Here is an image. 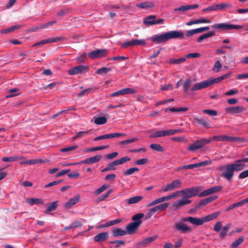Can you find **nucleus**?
Listing matches in <instances>:
<instances>
[{
    "label": "nucleus",
    "instance_id": "obj_11",
    "mask_svg": "<svg viewBox=\"0 0 248 248\" xmlns=\"http://www.w3.org/2000/svg\"><path fill=\"white\" fill-rule=\"evenodd\" d=\"M108 54V50L106 49H96L89 53L88 56L92 59H96L105 57Z\"/></svg>",
    "mask_w": 248,
    "mask_h": 248
},
{
    "label": "nucleus",
    "instance_id": "obj_13",
    "mask_svg": "<svg viewBox=\"0 0 248 248\" xmlns=\"http://www.w3.org/2000/svg\"><path fill=\"white\" fill-rule=\"evenodd\" d=\"M137 93V91L135 89H133L130 88H126L113 93L112 94H111L110 96L115 97L121 95L134 94Z\"/></svg>",
    "mask_w": 248,
    "mask_h": 248
},
{
    "label": "nucleus",
    "instance_id": "obj_20",
    "mask_svg": "<svg viewBox=\"0 0 248 248\" xmlns=\"http://www.w3.org/2000/svg\"><path fill=\"white\" fill-rule=\"evenodd\" d=\"M102 158V155H96L94 156L86 158L81 161L79 164H93L97 163L100 161Z\"/></svg>",
    "mask_w": 248,
    "mask_h": 248
},
{
    "label": "nucleus",
    "instance_id": "obj_37",
    "mask_svg": "<svg viewBox=\"0 0 248 248\" xmlns=\"http://www.w3.org/2000/svg\"><path fill=\"white\" fill-rule=\"evenodd\" d=\"M115 166H117V165H116L115 161H113L111 162V163H110L109 164H108V167L103 169L101 170V172H106V171H109V170H116V168L115 167Z\"/></svg>",
    "mask_w": 248,
    "mask_h": 248
},
{
    "label": "nucleus",
    "instance_id": "obj_30",
    "mask_svg": "<svg viewBox=\"0 0 248 248\" xmlns=\"http://www.w3.org/2000/svg\"><path fill=\"white\" fill-rule=\"evenodd\" d=\"M64 39V37L63 36L58 37H54L51 38H48L46 39H44L42 40V43L43 45L51 43L54 42H57L60 41H63Z\"/></svg>",
    "mask_w": 248,
    "mask_h": 248
},
{
    "label": "nucleus",
    "instance_id": "obj_31",
    "mask_svg": "<svg viewBox=\"0 0 248 248\" xmlns=\"http://www.w3.org/2000/svg\"><path fill=\"white\" fill-rule=\"evenodd\" d=\"M231 226V224L228 223L224 226L221 230L219 233V237L221 239H223L227 234V232Z\"/></svg>",
    "mask_w": 248,
    "mask_h": 248
},
{
    "label": "nucleus",
    "instance_id": "obj_26",
    "mask_svg": "<svg viewBox=\"0 0 248 248\" xmlns=\"http://www.w3.org/2000/svg\"><path fill=\"white\" fill-rule=\"evenodd\" d=\"M136 7L141 9H149L154 7V3L152 1H144L136 5Z\"/></svg>",
    "mask_w": 248,
    "mask_h": 248
},
{
    "label": "nucleus",
    "instance_id": "obj_61",
    "mask_svg": "<svg viewBox=\"0 0 248 248\" xmlns=\"http://www.w3.org/2000/svg\"><path fill=\"white\" fill-rule=\"evenodd\" d=\"M222 227V222L221 221H218L215 224L214 228V230L216 232H218L221 230Z\"/></svg>",
    "mask_w": 248,
    "mask_h": 248
},
{
    "label": "nucleus",
    "instance_id": "obj_64",
    "mask_svg": "<svg viewBox=\"0 0 248 248\" xmlns=\"http://www.w3.org/2000/svg\"><path fill=\"white\" fill-rule=\"evenodd\" d=\"M148 162L147 158H142L137 160L135 162V164L137 165H141L146 164Z\"/></svg>",
    "mask_w": 248,
    "mask_h": 248
},
{
    "label": "nucleus",
    "instance_id": "obj_50",
    "mask_svg": "<svg viewBox=\"0 0 248 248\" xmlns=\"http://www.w3.org/2000/svg\"><path fill=\"white\" fill-rule=\"evenodd\" d=\"M188 109V108L187 107L185 108H169V111L171 112H176L180 111H186Z\"/></svg>",
    "mask_w": 248,
    "mask_h": 248
},
{
    "label": "nucleus",
    "instance_id": "obj_43",
    "mask_svg": "<svg viewBox=\"0 0 248 248\" xmlns=\"http://www.w3.org/2000/svg\"><path fill=\"white\" fill-rule=\"evenodd\" d=\"M150 147L155 151L163 152L164 151V148L159 144H151Z\"/></svg>",
    "mask_w": 248,
    "mask_h": 248
},
{
    "label": "nucleus",
    "instance_id": "obj_6",
    "mask_svg": "<svg viewBox=\"0 0 248 248\" xmlns=\"http://www.w3.org/2000/svg\"><path fill=\"white\" fill-rule=\"evenodd\" d=\"M214 29H220L221 30H238L242 28V26L239 25H234L226 23L216 24L212 26Z\"/></svg>",
    "mask_w": 248,
    "mask_h": 248
},
{
    "label": "nucleus",
    "instance_id": "obj_18",
    "mask_svg": "<svg viewBox=\"0 0 248 248\" xmlns=\"http://www.w3.org/2000/svg\"><path fill=\"white\" fill-rule=\"evenodd\" d=\"M245 110V108L243 107H231L225 108V112L231 114L240 113Z\"/></svg>",
    "mask_w": 248,
    "mask_h": 248
},
{
    "label": "nucleus",
    "instance_id": "obj_42",
    "mask_svg": "<svg viewBox=\"0 0 248 248\" xmlns=\"http://www.w3.org/2000/svg\"><path fill=\"white\" fill-rule=\"evenodd\" d=\"M144 217L143 213H138L135 214L132 217V220L134 221V222H140V224L142 223L141 219Z\"/></svg>",
    "mask_w": 248,
    "mask_h": 248
},
{
    "label": "nucleus",
    "instance_id": "obj_56",
    "mask_svg": "<svg viewBox=\"0 0 248 248\" xmlns=\"http://www.w3.org/2000/svg\"><path fill=\"white\" fill-rule=\"evenodd\" d=\"M125 241L123 240H114L109 242L110 244H115V248H118L120 245H123Z\"/></svg>",
    "mask_w": 248,
    "mask_h": 248
},
{
    "label": "nucleus",
    "instance_id": "obj_55",
    "mask_svg": "<svg viewBox=\"0 0 248 248\" xmlns=\"http://www.w3.org/2000/svg\"><path fill=\"white\" fill-rule=\"evenodd\" d=\"M138 140V138H133L131 139H128V140H125L121 141L119 144L120 145L128 144H130L131 143L135 142V141H137Z\"/></svg>",
    "mask_w": 248,
    "mask_h": 248
},
{
    "label": "nucleus",
    "instance_id": "obj_34",
    "mask_svg": "<svg viewBox=\"0 0 248 248\" xmlns=\"http://www.w3.org/2000/svg\"><path fill=\"white\" fill-rule=\"evenodd\" d=\"M27 202L32 205L35 204H44V201L42 199L31 198L27 200Z\"/></svg>",
    "mask_w": 248,
    "mask_h": 248
},
{
    "label": "nucleus",
    "instance_id": "obj_25",
    "mask_svg": "<svg viewBox=\"0 0 248 248\" xmlns=\"http://www.w3.org/2000/svg\"><path fill=\"white\" fill-rule=\"evenodd\" d=\"M109 116L108 114L106 115V117L101 116L98 117H94V123L97 125H102L106 124L107 122L108 119L109 118Z\"/></svg>",
    "mask_w": 248,
    "mask_h": 248
},
{
    "label": "nucleus",
    "instance_id": "obj_19",
    "mask_svg": "<svg viewBox=\"0 0 248 248\" xmlns=\"http://www.w3.org/2000/svg\"><path fill=\"white\" fill-rule=\"evenodd\" d=\"M108 236L109 234L108 232H102L95 235L93 237V240L95 242L100 243L107 240Z\"/></svg>",
    "mask_w": 248,
    "mask_h": 248
},
{
    "label": "nucleus",
    "instance_id": "obj_62",
    "mask_svg": "<svg viewBox=\"0 0 248 248\" xmlns=\"http://www.w3.org/2000/svg\"><path fill=\"white\" fill-rule=\"evenodd\" d=\"M188 10L187 8V5H182L180 6L179 7L176 8L174 9V11L177 12V11H180L182 12H185L186 11Z\"/></svg>",
    "mask_w": 248,
    "mask_h": 248
},
{
    "label": "nucleus",
    "instance_id": "obj_22",
    "mask_svg": "<svg viewBox=\"0 0 248 248\" xmlns=\"http://www.w3.org/2000/svg\"><path fill=\"white\" fill-rule=\"evenodd\" d=\"M220 212H217L202 217L203 224L216 218L219 215H220Z\"/></svg>",
    "mask_w": 248,
    "mask_h": 248
},
{
    "label": "nucleus",
    "instance_id": "obj_46",
    "mask_svg": "<svg viewBox=\"0 0 248 248\" xmlns=\"http://www.w3.org/2000/svg\"><path fill=\"white\" fill-rule=\"evenodd\" d=\"M133 46H142L145 45L146 41L143 39H133Z\"/></svg>",
    "mask_w": 248,
    "mask_h": 248
},
{
    "label": "nucleus",
    "instance_id": "obj_7",
    "mask_svg": "<svg viewBox=\"0 0 248 248\" xmlns=\"http://www.w3.org/2000/svg\"><path fill=\"white\" fill-rule=\"evenodd\" d=\"M216 141H227L231 142H235L240 140V138L237 137H232L227 135H217L214 136L210 139Z\"/></svg>",
    "mask_w": 248,
    "mask_h": 248
},
{
    "label": "nucleus",
    "instance_id": "obj_40",
    "mask_svg": "<svg viewBox=\"0 0 248 248\" xmlns=\"http://www.w3.org/2000/svg\"><path fill=\"white\" fill-rule=\"evenodd\" d=\"M23 157L21 156H10V157H4L2 158V160L4 162H12L16 160L22 159Z\"/></svg>",
    "mask_w": 248,
    "mask_h": 248
},
{
    "label": "nucleus",
    "instance_id": "obj_8",
    "mask_svg": "<svg viewBox=\"0 0 248 248\" xmlns=\"http://www.w3.org/2000/svg\"><path fill=\"white\" fill-rule=\"evenodd\" d=\"M181 182L179 179L173 180L171 183L167 184L162 187V191L163 192H168L178 189L181 187Z\"/></svg>",
    "mask_w": 248,
    "mask_h": 248
},
{
    "label": "nucleus",
    "instance_id": "obj_28",
    "mask_svg": "<svg viewBox=\"0 0 248 248\" xmlns=\"http://www.w3.org/2000/svg\"><path fill=\"white\" fill-rule=\"evenodd\" d=\"M217 196H213L210 197H208L205 199H203L200 201V202L199 203V206H204L212 201H214L216 199H217Z\"/></svg>",
    "mask_w": 248,
    "mask_h": 248
},
{
    "label": "nucleus",
    "instance_id": "obj_54",
    "mask_svg": "<svg viewBox=\"0 0 248 248\" xmlns=\"http://www.w3.org/2000/svg\"><path fill=\"white\" fill-rule=\"evenodd\" d=\"M182 131L181 129H170L166 130V136L173 135L177 133L180 132Z\"/></svg>",
    "mask_w": 248,
    "mask_h": 248
},
{
    "label": "nucleus",
    "instance_id": "obj_21",
    "mask_svg": "<svg viewBox=\"0 0 248 248\" xmlns=\"http://www.w3.org/2000/svg\"><path fill=\"white\" fill-rule=\"evenodd\" d=\"M193 120L194 122L197 123L198 124H200L205 127L209 128L210 127L209 120L204 117L201 118L194 117Z\"/></svg>",
    "mask_w": 248,
    "mask_h": 248
},
{
    "label": "nucleus",
    "instance_id": "obj_24",
    "mask_svg": "<svg viewBox=\"0 0 248 248\" xmlns=\"http://www.w3.org/2000/svg\"><path fill=\"white\" fill-rule=\"evenodd\" d=\"M142 199H143V197L142 196H137L133 197L129 199L125 200V202L127 205L136 204L137 203H138Z\"/></svg>",
    "mask_w": 248,
    "mask_h": 248
},
{
    "label": "nucleus",
    "instance_id": "obj_44",
    "mask_svg": "<svg viewBox=\"0 0 248 248\" xmlns=\"http://www.w3.org/2000/svg\"><path fill=\"white\" fill-rule=\"evenodd\" d=\"M186 61L185 58H181L178 59L171 58L169 61L170 64H180Z\"/></svg>",
    "mask_w": 248,
    "mask_h": 248
},
{
    "label": "nucleus",
    "instance_id": "obj_53",
    "mask_svg": "<svg viewBox=\"0 0 248 248\" xmlns=\"http://www.w3.org/2000/svg\"><path fill=\"white\" fill-rule=\"evenodd\" d=\"M242 206L241 203L240 202L234 203L231 205H230L226 210L225 211L228 212L230 210H232L233 209Z\"/></svg>",
    "mask_w": 248,
    "mask_h": 248
},
{
    "label": "nucleus",
    "instance_id": "obj_33",
    "mask_svg": "<svg viewBox=\"0 0 248 248\" xmlns=\"http://www.w3.org/2000/svg\"><path fill=\"white\" fill-rule=\"evenodd\" d=\"M244 237L240 236L235 241H233L231 244V248H238V247L244 242Z\"/></svg>",
    "mask_w": 248,
    "mask_h": 248
},
{
    "label": "nucleus",
    "instance_id": "obj_59",
    "mask_svg": "<svg viewBox=\"0 0 248 248\" xmlns=\"http://www.w3.org/2000/svg\"><path fill=\"white\" fill-rule=\"evenodd\" d=\"M169 205V204L167 202L163 203L160 204L158 205H157V207L158 208V210L159 212L165 210Z\"/></svg>",
    "mask_w": 248,
    "mask_h": 248
},
{
    "label": "nucleus",
    "instance_id": "obj_23",
    "mask_svg": "<svg viewBox=\"0 0 248 248\" xmlns=\"http://www.w3.org/2000/svg\"><path fill=\"white\" fill-rule=\"evenodd\" d=\"M80 197L78 195H76L74 197L70 199L68 202L64 204V207L70 208L74 205L76 204L79 200Z\"/></svg>",
    "mask_w": 248,
    "mask_h": 248
},
{
    "label": "nucleus",
    "instance_id": "obj_51",
    "mask_svg": "<svg viewBox=\"0 0 248 248\" xmlns=\"http://www.w3.org/2000/svg\"><path fill=\"white\" fill-rule=\"evenodd\" d=\"M78 147V145H73L69 147L63 148L60 149V151L62 152H68L71 151H73L76 149H77Z\"/></svg>",
    "mask_w": 248,
    "mask_h": 248
},
{
    "label": "nucleus",
    "instance_id": "obj_60",
    "mask_svg": "<svg viewBox=\"0 0 248 248\" xmlns=\"http://www.w3.org/2000/svg\"><path fill=\"white\" fill-rule=\"evenodd\" d=\"M202 112L205 114H207L210 116H216L217 115V111L215 110L211 109H203Z\"/></svg>",
    "mask_w": 248,
    "mask_h": 248
},
{
    "label": "nucleus",
    "instance_id": "obj_16",
    "mask_svg": "<svg viewBox=\"0 0 248 248\" xmlns=\"http://www.w3.org/2000/svg\"><path fill=\"white\" fill-rule=\"evenodd\" d=\"M140 225V221L131 222L126 227L125 231L128 234H132L136 232Z\"/></svg>",
    "mask_w": 248,
    "mask_h": 248
},
{
    "label": "nucleus",
    "instance_id": "obj_58",
    "mask_svg": "<svg viewBox=\"0 0 248 248\" xmlns=\"http://www.w3.org/2000/svg\"><path fill=\"white\" fill-rule=\"evenodd\" d=\"M89 132V131H79L78 132L74 137L73 139L74 140L78 139L79 137H84L87 135Z\"/></svg>",
    "mask_w": 248,
    "mask_h": 248
},
{
    "label": "nucleus",
    "instance_id": "obj_12",
    "mask_svg": "<svg viewBox=\"0 0 248 248\" xmlns=\"http://www.w3.org/2000/svg\"><path fill=\"white\" fill-rule=\"evenodd\" d=\"M89 67L86 65H79L74 67L72 69L68 70V74L70 75H77L84 73L88 71Z\"/></svg>",
    "mask_w": 248,
    "mask_h": 248
},
{
    "label": "nucleus",
    "instance_id": "obj_2",
    "mask_svg": "<svg viewBox=\"0 0 248 248\" xmlns=\"http://www.w3.org/2000/svg\"><path fill=\"white\" fill-rule=\"evenodd\" d=\"M184 34L182 31H172L162 34H156L153 36L151 40L154 43L159 44L166 42L170 39L183 38Z\"/></svg>",
    "mask_w": 248,
    "mask_h": 248
},
{
    "label": "nucleus",
    "instance_id": "obj_49",
    "mask_svg": "<svg viewBox=\"0 0 248 248\" xmlns=\"http://www.w3.org/2000/svg\"><path fill=\"white\" fill-rule=\"evenodd\" d=\"M139 169L138 168H131L127 169L124 172V176H128L132 174L135 171H138Z\"/></svg>",
    "mask_w": 248,
    "mask_h": 248
},
{
    "label": "nucleus",
    "instance_id": "obj_4",
    "mask_svg": "<svg viewBox=\"0 0 248 248\" xmlns=\"http://www.w3.org/2000/svg\"><path fill=\"white\" fill-rule=\"evenodd\" d=\"M211 142L210 139H202L197 140L193 143H191L188 146L187 150L191 151H195L196 150L201 149L204 145L209 143Z\"/></svg>",
    "mask_w": 248,
    "mask_h": 248
},
{
    "label": "nucleus",
    "instance_id": "obj_3",
    "mask_svg": "<svg viewBox=\"0 0 248 248\" xmlns=\"http://www.w3.org/2000/svg\"><path fill=\"white\" fill-rule=\"evenodd\" d=\"M232 72H230L217 78H209L207 80H203L194 85L190 89V91L193 92L206 88L214 84L219 83L222 80L229 78L232 75Z\"/></svg>",
    "mask_w": 248,
    "mask_h": 248
},
{
    "label": "nucleus",
    "instance_id": "obj_10",
    "mask_svg": "<svg viewBox=\"0 0 248 248\" xmlns=\"http://www.w3.org/2000/svg\"><path fill=\"white\" fill-rule=\"evenodd\" d=\"M191 201L189 200H185L182 198V199L176 201L172 203L170 209L173 211H177L180 210L182 206L187 205L191 203Z\"/></svg>",
    "mask_w": 248,
    "mask_h": 248
},
{
    "label": "nucleus",
    "instance_id": "obj_32",
    "mask_svg": "<svg viewBox=\"0 0 248 248\" xmlns=\"http://www.w3.org/2000/svg\"><path fill=\"white\" fill-rule=\"evenodd\" d=\"M112 233L114 236H124L126 234V232L125 230L117 228H115L112 231Z\"/></svg>",
    "mask_w": 248,
    "mask_h": 248
},
{
    "label": "nucleus",
    "instance_id": "obj_29",
    "mask_svg": "<svg viewBox=\"0 0 248 248\" xmlns=\"http://www.w3.org/2000/svg\"><path fill=\"white\" fill-rule=\"evenodd\" d=\"M156 18L155 16L150 15L143 19V23L146 26L155 25V19Z\"/></svg>",
    "mask_w": 248,
    "mask_h": 248
},
{
    "label": "nucleus",
    "instance_id": "obj_41",
    "mask_svg": "<svg viewBox=\"0 0 248 248\" xmlns=\"http://www.w3.org/2000/svg\"><path fill=\"white\" fill-rule=\"evenodd\" d=\"M19 91L18 88H15L10 89L7 92V95L5 96L6 98H10L16 95L17 94H14Z\"/></svg>",
    "mask_w": 248,
    "mask_h": 248
},
{
    "label": "nucleus",
    "instance_id": "obj_27",
    "mask_svg": "<svg viewBox=\"0 0 248 248\" xmlns=\"http://www.w3.org/2000/svg\"><path fill=\"white\" fill-rule=\"evenodd\" d=\"M58 205V201H57L49 203L44 213L46 214H49V212L54 211L57 208Z\"/></svg>",
    "mask_w": 248,
    "mask_h": 248
},
{
    "label": "nucleus",
    "instance_id": "obj_17",
    "mask_svg": "<svg viewBox=\"0 0 248 248\" xmlns=\"http://www.w3.org/2000/svg\"><path fill=\"white\" fill-rule=\"evenodd\" d=\"M157 238L156 235L146 238L137 243V246L140 248H144L151 244Z\"/></svg>",
    "mask_w": 248,
    "mask_h": 248
},
{
    "label": "nucleus",
    "instance_id": "obj_48",
    "mask_svg": "<svg viewBox=\"0 0 248 248\" xmlns=\"http://www.w3.org/2000/svg\"><path fill=\"white\" fill-rule=\"evenodd\" d=\"M112 136H113L112 135L111 133H110V134L97 137L93 139V140L97 141V140H101L111 139V138H112Z\"/></svg>",
    "mask_w": 248,
    "mask_h": 248
},
{
    "label": "nucleus",
    "instance_id": "obj_5",
    "mask_svg": "<svg viewBox=\"0 0 248 248\" xmlns=\"http://www.w3.org/2000/svg\"><path fill=\"white\" fill-rule=\"evenodd\" d=\"M200 188L198 186L184 189L182 190V197L185 200H188V199L196 196Z\"/></svg>",
    "mask_w": 248,
    "mask_h": 248
},
{
    "label": "nucleus",
    "instance_id": "obj_57",
    "mask_svg": "<svg viewBox=\"0 0 248 248\" xmlns=\"http://www.w3.org/2000/svg\"><path fill=\"white\" fill-rule=\"evenodd\" d=\"M222 67V65L219 61H217L215 64L213 70L215 72H218Z\"/></svg>",
    "mask_w": 248,
    "mask_h": 248
},
{
    "label": "nucleus",
    "instance_id": "obj_35",
    "mask_svg": "<svg viewBox=\"0 0 248 248\" xmlns=\"http://www.w3.org/2000/svg\"><path fill=\"white\" fill-rule=\"evenodd\" d=\"M166 136V130L157 131L150 135V138H157Z\"/></svg>",
    "mask_w": 248,
    "mask_h": 248
},
{
    "label": "nucleus",
    "instance_id": "obj_45",
    "mask_svg": "<svg viewBox=\"0 0 248 248\" xmlns=\"http://www.w3.org/2000/svg\"><path fill=\"white\" fill-rule=\"evenodd\" d=\"M215 5L217 11L223 10L226 8L230 7L231 6V5L229 3H220Z\"/></svg>",
    "mask_w": 248,
    "mask_h": 248
},
{
    "label": "nucleus",
    "instance_id": "obj_15",
    "mask_svg": "<svg viewBox=\"0 0 248 248\" xmlns=\"http://www.w3.org/2000/svg\"><path fill=\"white\" fill-rule=\"evenodd\" d=\"M183 221L189 222L191 224L196 225L200 226L203 224L202 218H198L196 217H188L182 218Z\"/></svg>",
    "mask_w": 248,
    "mask_h": 248
},
{
    "label": "nucleus",
    "instance_id": "obj_36",
    "mask_svg": "<svg viewBox=\"0 0 248 248\" xmlns=\"http://www.w3.org/2000/svg\"><path fill=\"white\" fill-rule=\"evenodd\" d=\"M111 70V68L110 67H102L101 68L98 69L96 71V73L99 75H101L104 76L107 74L108 73L110 72Z\"/></svg>",
    "mask_w": 248,
    "mask_h": 248
},
{
    "label": "nucleus",
    "instance_id": "obj_1",
    "mask_svg": "<svg viewBox=\"0 0 248 248\" xmlns=\"http://www.w3.org/2000/svg\"><path fill=\"white\" fill-rule=\"evenodd\" d=\"M245 167L246 165L242 163L240 159L236 160L233 163L226 164L222 168V176L228 181H231L234 175V172L242 170Z\"/></svg>",
    "mask_w": 248,
    "mask_h": 248
},
{
    "label": "nucleus",
    "instance_id": "obj_63",
    "mask_svg": "<svg viewBox=\"0 0 248 248\" xmlns=\"http://www.w3.org/2000/svg\"><path fill=\"white\" fill-rule=\"evenodd\" d=\"M112 189H109L106 193L100 196L98 199L99 201H103L107 198L112 192Z\"/></svg>",
    "mask_w": 248,
    "mask_h": 248
},
{
    "label": "nucleus",
    "instance_id": "obj_39",
    "mask_svg": "<svg viewBox=\"0 0 248 248\" xmlns=\"http://www.w3.org/2000/svg\"><path fill=\"white\" fill-rule=\"evenodd\" d=\"M109 147L108 145H104V146H98V147H93L92 148H88L86 149L85 151L86 152H92L96 151L101 150L104 149L108 148Z\"/></svg>",
    "mask_w": 248,
    "mask_h": 248
},
{
    "label": "nucleus",
    "instance_id": "obj_52",
    "mask_svg": "<svg viewBox=\"0 0 248 248\" xmlns=\"http://www.w3.org/2000/svg\"><path fill=\"white\" fill-rule=\"evenodd\" d=\"M93 91V89L91 88L86 89L82 91L80 93H79L78 95V97H82L84 95H88L89 93H91Z\"/></svg>",
    "mask_w": 248,
    "mask_h": 248
},
{
    "label": "nucleus",
    "instance_id": "obj_14",
    "mask_svg": "<svg viewBox=\"0 0 248 248\" xmlns=\"http://www.w3.org/2000/svg\"><path fill=\"white\" fill-rule=\"evenodd\" d=\"M222 186H221L212 187L201 192L199 195V197H205L209 195L215 193L217 192L220 191L222 189Z\"/></svg>",
    "mask_w": 248,
    "mask_h": 248
},
{
    "label": "nucleus",
    "instance_id": "obj_47",
    "mask_svg": "<svg viewBox=\"0 0 248 248\" xmlns=\"http://www.w3.org/2000/svg\"><path fill=\"white\" fill-rule=\"evenodd\" d=\"M191 80L190 79H186L183 84L184 92L186 93L190 86Z\"/></svg>",
    "mask_w": 248,
    "mask_h": 248
},
{
    "label": "nucleus",
    "instance_id": "obj_38",
    "mask_svg": "<svg viewBox=\"0 0 248 248\" xmlns=\"http://www.w3.org/2000/svg\"><path fill=\"white\" fill-rule=\"evenodd\" d=\"M130 158L129 156H125L120 159L114 160L116 165H122L126 162L130 160Z\"/></svg>",
    "mask_w": 248,
    "mask_h": 248
},
{
    "label": "nucleus",
    "instance_id": "obj_9",
    "mask_svg": "<svg viewBox=\"0 0 248 248\" xmlns=\"http://www.w3.org/2000/svg\"><path fill=\"white\" fill-rule=\"evenodd\" d=\"M186 221H183L182 218L179 222H176L174 224V228L178 231H180L182 233L190 232L192 231L190 227L187 226L184 223Z\"/></svg>",
    "mask_w": 248,
    "mask_h": 248
}]
</instances>
